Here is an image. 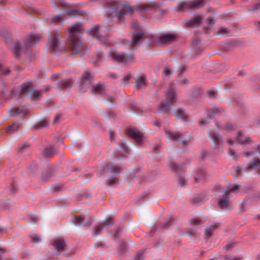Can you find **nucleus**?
<instances>
[{
    "instance_id": "obj_55",
    "label": "nucleus",
    "mask_w": 260,
    "mask_h": 260,
    "mask_svg": "<svg viewBox=\"0 0 260 260\" xmlns=\"http://www.w3.org/2000/svg\"><path fill=\"white\" fill-rule=\"evenodd\" d=\"M60 115L59 114L57 115L54 119L53 123H56L60 119Z\"/></svg>"
},
{
    "instance_id": "obj_42",
    "label": "nucleus",
    "mask_w": 260,
    "mask_h": 260,
    "mask_svg": "<svg viewBox=\"0 0 260 260\" xmlns=\"http://www.w3.org/2000/svg\"><path fill=\"white\" fill-rule=\"evenodd\" d=\"M235 126L232 124L228 123L224 126V129L226 131H231L235 129Z\"/></svg>"
},
{
    "instance_id": "obj_45",
    "label": "nucleus",
    "mask_w": 260,
    "mask_h": 260,
    "mask_svg": "<svg viewBox=\"0 0 260 260\" xmlns=\"http://www.w3.org/2000/svg\"><path fill=\"white\" fill-rule=\"evenodd\" d=\"M48 126V121L46 120H42L39 123V126L46 127Z\"/></svg>"
},
{
    "instance_id": "obj_47",
    "label": "nucleus",
    "mask_w": 260,
    "mask_h": 260,
    "mask_svg": "<svg viewBox=\"0 0 260 260\" xmlns=\"http://www.w3.org/2000/svg\"><path fill=\"white\" fill-rule=\"evenodd\" d=\"M52 21L54 22H59L61 20V16H55L52 18Z\"/></svg>"
},
{
    "instance_id": "obj_28",
    "label": "nucleus",
    "mask_w": 260,
    "mask_h": 260,
    "mask_svg": "<svg viewBox=\"0 0 260 260\" xmlns=\"http://www.w3.org/2000/svg\"><path fill=\"white\" fill-rule=\"evenodd\" d=\"M9 115L12 116H17L19 114L24 113V114H26V112L22 109H20L18 108H13L10 110Z\"/></svg>"
},
{
    "instance_id": "obj_24",
    "label": "nucleus",
    "mask_w": 260,
    "mask_h": 260,
    "mask_svg": "<svg viewBox=\"0 0 260 260\" xmlns=\"http://www.w3.org/2000/svg\"><path fill=\"white\" fill-rule=\"evenodd\" d=\"M165 133L167 136V138L169 140H176L178 138H179L180 135L179 134L175 133L171 130H166L165 131Z\"/></svg>"
},
{
    "instance_id": "obj_27",
    "label": "nucleus",
    "mask_w": 260,
    "mask_h": 260,
    "mask_svg": "<svg viewBox=\"0 0 260 260\" xmlns=\"http://www.w3.org/2000/svg\"><path fill=\"white\" fill-rule=\"evenodd\" d=\"M57 151V149L54 148H46L43 152V155L46 157H49L54 154Z\"/></svg>"
},
{
    "instance_id": "obj_9",
    "label": "nucleus",
    "mask_w": 260,
    "mask_h": 260,
    "mask_svg": "<svg viewBox=\"0 0 260 260\" xmlns=\"http://www.w3.org/2000/svg\"><path fill=\"white\" fill-rule=\"evenodd\" d=\"M145 34L140 31L132 35L131 44L134 47L139 46L145 39Z\"/></svg>"
},
{
    "instance_id": "obj_52",
    "label": "nucleus",
    "mask_w": 260,
    "mask_h": 260,
    "mask_svg": "<svg viewBox=\"0 0 260 260\" xmlns=\"http://www.w3.org/2000/svg\"><path fill=\"white\" fill-rule=\"evenodd\" d=\"M179 184L182 186L185 184V180L183 177H180L179 179Z\"/></svg>"
},
{
    "instance_id": "obj_18",
    "label": "nucleus",
    "mask_w": 260,
    "mask_h": 260,
    "mask_svg": "<svg viewBox=\"0 0 260 260\" xmlns=\"http://www.w3.org/2000/svg\"><path fill=\"white\" fill-rule=\"evenodd\" d=\"M202 20V18L200 16H196L194 18L190 19L189 20L184 22L185 25L187 26H196L200 23Z\"/></svg>"
},
{
    "instance_id": "obj_14",
    "label": "nucleus",
    "mask_w": 260,
    "mask_h": 260,
    "mask_svg": "<svg viewBox=\"0 0 260 260\" xmlns=\"http://www.w3.org/2000/svg\"><path fill=\"white\" fill-rule=\"evenodd\" d=\"M112 224V222L110 220H106L104 222L98 224L95 226L93 233V236H98L101 231L106 226H108Z\"/></svg>"
},
{
    "instance_id": "obj_21",
    "label": "nucleus",
    "mask_w": 260,
    "mask_h": 260,
    "mask_svg": "<svg viewBox=\"0 0 260 260\" xmlns=\"http://www.w3.org/2000/svg\"><path fill=\"white\" fill-rule=\"evenodd\" d=\"M31 89L32 87L30 86L29 82L25 83L21 86L20 94L22 95L30 93Z\"/></svg>"
},
{
    "instance_id": "obj_29",
    "label": "nucleus",
    "mask_w": 260,
    "mask_h": 260,
    "mask_svg": "<svg viewBox=\"0 0 260 260\" xmlns=\"http://www.w3.org/2000/svg\"><path fill=\"white\" fill-rule=\"evenodd\" d=\"M13 51L15 55L17 56L19 55L21 50V46L20 43L18 42L14 43L13 45Z\"/></svg>"
},
{
    "instance_id": "obj_54",
    "label": "nucleus",
    "mask_w": 260,
    "mask_h": 260,
    "mask_svg": "<svg viewBox=\"0 0 260 260\" xmlns=\"http://www.w3.org/2000/svg\"><path fill=\"white\" fill-rule=\"evenodd\" d=\"M193 201L194 203H202L203 202V201L201 200L200 197H197V198H194L193 200Z\"/></svg>"
},
{
    "instance_id": "obj_36",
    "label": "nucleus",
    "mask_w": 260,
    "mask_h": 260,
    "mask_svg": "<svg viewBox=\"0 0 260 260\" xmlns=\"http://www.w3.org/2000/svg\"><path fill=\"white\" fill-rule=\"evenodd\" d=\"M29 146V144L27 142H25L24 144L20 145L18 148V149H19L20 152H23L24 151L28 148Z\"/></svg>"
},
{
    "instance_id": "obj_33",
    "label": "nucleus",
    "mask_w": 260,
    "mask_h": 260,
    "mask_svg": "<svg viewBox=\"0 0 260 260\" xmlns=\"http://www.w3.org/2000/svg\"><path fill=\"white\" fill-rule=\"evenodd\" d=\"M68 13L69 15L71 16H76L82 15V13L81 11L77 9H72L68 11Z\"/></svg>"
},
{
    "instance_id": "obj_44",
    "label": "nucleus",
    "mask_w": 260,
    "mask_h": 260,
    "mask_svg": "<svg viewBox=\"0 0 260 260\" xmlns=\"http://www.w3.org/2000/svg\"><path fill=\"white\" fill-rule=\"evenodd\" d=\"M131 77V75L129 74L125 76L122 79V83L124 84H126L127 83L128 80L130 79Z\"/></svg>"
},
{
    "instance_id": "obj_5",
    "label": "nucleus",
    "mask_w": 260,
    "mask_h": 260,
    "mask_svg": "<svg viewBox=\"0 0 260 260\" xmlns=\"http://www.w3.org/2000/svg\"><path fill=\"white\" fill-rule=\"evenodd\" d=\"M260 168V159H253L251 160L250 164L247 167H243V166H238L236 168L235 170L237 173L236 176L242 175L244 173L251 170L257 169Z\"/></svg>"
},
{
    "instance_id": "obj_63",
    "label": "nucleus",
    "mask_w": 260,
    "mask_h": 260,
    "mask_svg": "<svg viewBox=\"0 0 260 260\" xmlns=\"http://www.w3.org/2000/svg\"><path fill=\"white\" fill-rule=\"evenodd\" d=\"M50 88H51V87H50V86H49V85H46V86H45V88H44V91H48V90H49L50 89Z\"/></svg>"
},
{
    "instance_id": "obj_19",
    "label": "nucleus",
    "mask_w": 260,
    "mask_h": 260,
    "mask_svg": "<svg viewBox=\"0 0 260 260\" xmlns=\"http://www.w3.org/2000/svg\"><path fill=\"white\" fill-rule=\"evenodd\" d=\"M99 30L98 26H95L91 30V34L93 35H96L97 39L101 42H103L105 45H108L109 44L108 41L104 36H100L98 35Z\"/></svg>"
},
{
    "instance_id": "obj_22",
    "label": "nucleus",
    "mask_w": 260,
    "mask_h": 260,
    "mask_svg": "<svg viewBox=\"0 0 260 260\" xmlns=\"http://www.w3.org/2000/svg\"><path fill=\"white\" fill-rule=\"evenodd\" d=\"M209 136L213 140V141L214 142L215 145L220 144V143L222 141L221 137L220 135H219L218 134L210 132Z\"/></svg>"
},
{
    "instance_id": "obj_20",
    "label": "nucleus",
    "mask_w": 260,
    "mask_h": 260,
    "mask_svg": "<svg viewBox=\"0 0 260 260\" xmlns=\"http://www.w3.org/2000/svg\"><path fill=\"white\" fill-rule=\"evenodd\" d=\"M91 90L94 93H99L102 94L105 92L104 85L101 83H97L96 85L92 87Z\"/></svg>"
},
{
    "instance_id": "obj_10",
    "label": "nucleus",
    "mask_w": 260,
    "mask_h": 260,
    "mask_svg": "<svg viewBox=\"0 0 260 260\" xmlns=\"http://www.w3.org/2000/svg\"><path fill=\"white\" fill-rule=\"evenodd\" d=\"M127 135L139 143L143 139V133L136 128H132L127 129Z\"/></svg>"
},
{
    "instance_id": "obj_7",
    "label": "nucleus",
    "mask_w": 260,
    "mask_h": 260,
    "mask_svg": "<svg viewBox=\"0 0 260 260\" xmlns=\"http://www.w3.org/2000/svg\"><path fill=\"white\" fill-rule=\"evenodd\" d=\"M41 39L40 36L37 34L32 32L26 38L25 45L26 49L34 47L38 44Z\"/></svg>"
},
{
    "instance_id": "obj_11",
    "label": "nucleus",
    "mask_w": 260,
    "mask_h": 260,
    "mask_svg": "<svg viewBox=\"0 0 260 260\" xmlns=\"http://www.w3.org/2000/svg\"><path fill=\"white\" fill-rule=\"evenodd\" d=\"M204 5V1L203 0H195L193 1L190 5L189 7L192 8H199L202 7ZM177 7L179 10H184L189 7V6L184 4H179Z\"/></svg>"
},
{
    "instance_id": "obj_30",
    "label": "nucleus",
    "mask_w": 260,
    "mask_h": 260,
    "mask_svg": "<svg viewBox=\"0 0 260 260\" xmlns=\"http://www.w3.org/2000/svg\"><path fill=\"white\" fill-rule=\"evenodd\" d=\"M206 176V172L204 170H201L198 171L197 176L194 177V180L196 182H198L203 178Z\"/></svg>"
},
{
    "instance_id": "obj_53",
    "label": "nucleus",
    "mask_w": 260,
    "mask_h": 260,
    "mask_svg": "<svg viewBox=\"0 0 260 260\" xmlns=\"http://www.w3.org/2000/svg\"><path fill=\"white\" fill-rule=\"evenodd\" d=\"M117 181L115 179H109L108 180V183L111 185H114L117 183Z\"/></svg>"
},
{
    "instance_id": "obj_38",
    "label": "nucleus",
    "mask_w": 260,
    "mask_h": 260,
    "mask_svg": "<svg viewBox=\"0 0 260 260\" xmlns=\"http://www.w3.org/2000/svg\"><path fill=\"white\" fill-rule=\"evenodd\" d=\"M164 74L167 77H170L171 75L172 72L169 67H166L164 69Z\"/></svg>"
},
{
    "instance_id": "obj_62",
    "label": "nucleus",
    "mask_w": 260,
    "mask_h": 260,
    "mask_svg": "<svg viewBox=\"0 0 260 260\" xmlns=\"http://www.w3.org/2000/svg\"><path fill=\"white\" fill-rule=\"evenodd\" d=\"M110 78H113L114 79H116L117 78V76L115 74H114V73L111 74V75H110Z\"/></svg>"
},
{
    "instance_id": "obj_4",
    "label": "nucleus",
    "mask_w": 260,
    "mask_h": 260,
    "mask_svg": "<svg viewBox=\"0 0 260 260\" xmlns=\"http://www.w3.org/2000/svg\"><path fill=\"white\" fill-rule=\"evenodd\" d=\"M176 91L173 85H170L166 91V100L162 101L158 106L159 112H165L170 109L172 103L176 102Z\"/></svg>"
},
{
    "instance_id": "obj_23",
    "label": "nucleus",
    "mask_w": 260,
    "mask_h": 260,
    "mask_svg": "<svg viewBox=\"0 0 260 260\" xmlns=\"http://www.w3.org/2000/svg\"><path fill=\"white\" fill-rule=\"evenodd\" d=\"M55 249L57 250H63L66 246V243L63 240H57L53 244Z\"/></svg>"
},
{
    "instance_id": "obj_51",
    "label": "nucleus",
    "mask_w": 260,
    "mask_h": 260,
    "mask_svg": "<svg viewBox=\"0 0 260 260\" xmlns=\"http://www.w3.org/2000/svg\"><path fill=\"white\" fill-rule=\"evenodd\" d=\"M255 153L253 151H248V152H246L245 154V156L248 158H249L250 156H253L255 155Z\"/></svg>"
},
{
    "instance_id": "obj_59",
    "label": "nucleus",
    "mask_w": 260,
    "mask_h": 260,
    "mask_svg": "<svg viewBox=\"0 0 260 260\" xmlns=\"http://www.w3.org/2000/svg\"><path fill=\"white\" fill-rule=\"evenodd\" d=\"M111 139H115V134L112 131H110Z\"/></svg>"
},
{
    "instance_id": "obj_41",
    "label": "nucleus",
    "mask_w": 260,
    "mask_h": 260,
    "mask_svg": "<svg viewBox=\"0 0 260 260\" xmlns=\"http://www.w3.org/2000/svg\"><path fill=\"white\" fill-rule=\"evenodd\" d=\"M177 116L181 117L182 118H185V113L181 109H178L176 113Z\"/></svg>"
},
{
    "instance_id": "obj_64",
    "label": "nucleus",
    "mask_w": 260,
    "mask_h": 260,
    "mask_svg": "<svg viewBox=\"0 0 260 260\" xmlns=\"http://www.w3.org/2000/svg\"><path fill=\"white\" fill-rule=\"evenodd\" d=\"M185 141L186 140L185 139H181L180 141L184 145L185 144Z\"/></svg>"
},
{
    "instance_id": "obj_3",
    "label": "nucleus",
    "mask_w": 260,
    "mask_h": 260,
    "mask_svg": "<svg viewBox=\"0 0 260 260\" xmlns=\"http://www.w3.org/2000/svg\"><path fill=\"white\" fill-rule=\"evenodd\" d=\"M215 191L217 193H221L219 195L217 200V204L221 209H226L228 206L229 194L232 192H237L239 189L238 185H234L229 188L227 186L222 187L219 184H216L214 187Z\"/></svg>"
},
{
    "instance_id": "obj_49",
    "label": "nucleus",
    "mask_w": 260,
    "mask_h": 260,
    "mask_svg": "<svg viewBox=\"0 0 260 260\" xmlns=\"http://www.w3.org/2000/svg\"><path fill=\"white\" fill-rule=\"evenodd\" d=\"M31 240L35 243H39L40 241V237L37 235H35L34 237H32L31 238Z\"/></svg>"
},
{
    "instance_id": "obj_43",
    "label": "nucleus",
    "mask_w": 260,
    "mask_h": 260,
    "mask_svg": "<svg viewBox=\"0 0 260 260\" xmlns=\"http://www.w3.org/2000/svg\"><path fill=\"white\" fill-rule=\"evenodd\" d=\"M190 222L192 225H199L203 223V222L199 219H192L190 220Z\"/></svg>"
},
{
    "instance_id": "obj_12",
    "label": "nucleus",
    "mask_w": 260,
    "mask_h": 260,
    "mask_svg": "<svg viewBox=\"0 0 260 260\" xmlns=\"http://www.w3.org/2000/svg\"><path fill=\"white\" fill-rule=\"evenodd\" d=\"M49 45L52 51L56 52L59 51V35H54L49 38Z\"/></svg>"
},
{
    "instance_id": "obj_31",
    "label": "nucleus",
    "mask_w": 260,
    "mask_h": 260,
    "mask_svg": "<svg viewBox=\"0 0 260 260\" xmlns=\"http://www.w3.org/2000/svg\"><path fill=\"white\" fill-rule=\"evenodd\" d=\"M19 128V125L17 123H14L13 124H12L11 125H10V126H9L6 131H7V133H13L15 131H16V130H17Z\"/></svg>"
},
{
    "instance_id": "obj_16",
    "label": "nucleus",
    "mask_w": 260,
    "mask_h": 260,
    "mask_svg": "<svg viewBox=\"0 0 260 260\" xmlns=\"http://www.w3.org/2000/svg\"><path fill=\"white\" fill-rule=\"evenodd\" d=\"M175 40V37L172 34L165 35L159 38V42L163 44H168Z\"/></svg>"
},
{
    "instance_id": "obj_8",
    "label": "nucleus",
    "mask_w": 260,
    "mask_h": 260,
    "mask_svg": "<svg viewBox=\"0 0 260 260\" xmlns=\"http://www.w3.org/2000/svg\"><path fill=\"white\" fill-rule=\"evenodd\" d=\"M250 141L251 139L246 134L242 132H239L237 137L235 140H229L227 141V143L229 145H231L234 141L237 143L243 144H247Z\"/></svg>"
},
{
    "instance_id": "obj_26",
    "label": "nucleus",
    "mask_w": 260,
    "mask_h": 260,
    "mask_svg": "<svg viewBox=\"0 0 260 260\" xmlns=\"http://www.w3.org/2000/svg\"><path fill=\"white\" fill-rule=\"evenodd\" d=\"M136 86L137 88H141L146 84V80L145 77H140L136 81Z\"/></svg>"
},
{
    "instance_id": "obj_37",
    "label": "nucleus",
    "mask_w": 260,
    "mask_h": 260,
    "mask_svg": "<svg viewBox=\"0 0 260 260\" xmlns=\"http://www.w3.org/2000/svg\"><path fill=\"white\" fill-rule=\"evenodd\" d=\"M0 73L4 75H8L10 73V71L9 69H4L3 65L0 64Z\"/></svg>"
},
{
    "instance_id": "obj_13",
    "label": "nucleus",
    "mask_w": 260,
    "mask_h": 260,
    "mask_svg": "<svg viewBox=\"0 0 260 260\" xmlns=\"http://www.w3.org/2000/svg\"><path fill=\"white\" fill-rule=\"evenodd\" d=\"M89 221L88 217L85 215H80L75 217L73 220V223L76 226H84L86 225Z\"/></svg>"
},
{
    "instance_id": "obj_15",
    "label": "nucleus",
    "mask_w": 260,
    "mask_h": 260,
    "mask_svg": "<svg viewBox=\"0 0 260 260\" xmlns=\"http://www.w3.org/2000/svg\"><path fill=\"white\" fill-rule=\"evenodd\" d=\"M92 78L93 77L90 73L87 71L85 75L80 78L79 80V84L80 86L83 87L84 85L89 84Z\"/></svg>"
},
{
    "instance_id": "obj_57",
    "label": "nucleus",
    "mask_w": 260,
    "mask_h": 260,
    "mask_svg": "<svg viewBox=\"0 0 260 260\" xmlns=\"http://www.w3.org/2000/svg\"><path fill=\"white\" fill-rule=\"evenodd\" d=\"M259 9H260V3H258L254 5L253 9V10H256Z\"/></svg>"
},
{
    "instance_id": "obj_6",
    "label": "nucleus",
    "mask_w": 260,
    "mask_h": 260,
    "mask_svg": "<svg viewBox=\"0 0 260 260\" xmlns=\"http://www.w3.org/2000/svg\"><path fill=\"white\" fill-rule=\"evenodd\" d=\"M111 56L114 60L120 63L133 62L135 60L133 54H128L124 52H113Z\"/></svg>"
},
{
    "instance_id": "obj_17",
    "label": "nucleus",
    "mask_w": 260,
    "mask_h": 260,
    "mask_svg": "<svg viewBox=\"0 0 260 260\" xmlns=\"http://www.w3.org/2000/svg\"><path fill=\"white\" fill-rule=\"evenodd\" d=\"M217 224L215 223H209L205 229V235L208 237H211L213 232L217 229Z\"/></svg>"
},
{
    "instance_id": "obj_39",
    "label": "nucleus",
    "mask_w": 260,
    "mask_h": 260,
    "mask_svg": "<svg viewBox=\"0 0 260 260\" xmlns=\"http://www.w3.org/2000/svg\"><path fill=\"white\" fill-rule=\"evenodd\" d=\"M224 259L225 260H240V257L232 256L231 255H226L224 256Z\"/></svg>"
},
{
    "instance_id": "obj_2",
    "label": "nucleus",
    "mask_w": 260,
    "mask_h": 260,
    "mask_svg": "<svg viewBox=\"0 0 260 260\" xmlns=\"http://www.w3.org/2000/svg\"><path fill=\"white\" fill-rule=\"evenodd\" d=\"M82 27L81 23L78 22L68 28V42L72 54H77L82 48V44L79 38Z\"/></svg>"
},
{
    "instance_id": "obj_46",
    "label": "nucleus",
    "mask_w": 260,
    "mask_h": 260,
    "mask_svg": "<svg viewBox=\"0 0 260 260\" xmlns=\"http://www.w3.org/2000/svg\"><path fill=\"white\" fill-rule=\"evenodd\" d=\"M228 153L229 155L233 158H236L237 156V155L236 154V152L234 150H233L232 149H230V150L228 151Z\"/></svg>"
},
{
    "instance_id": "obj_50",
    "label": "nucleus",
    "mask_w": 260,
    "mask_h": 260,
    "mask_svg": "<svg viewBox=\"0 0 260 260\" xmlns=\"http://www.w3.org/2000/svg\"><path fill=\"white\" fill-rule=\"evenodd\" d=\"M207 24L209 25H213L214 23L213 18L212 17H209L207 19Z\"/></svg>"
},
{
    "instance_id": "obj_60",
    "label": "nucleus",
    "mask_w": 260,
    "mask_h": 260,
    "mask_svg": "<svg viewBox=\"0 0 260 260\" xmlns=\"http://www.w3.org/2000/svg\"><path fill=\"white\" fill-rule=\"evenodd\" d=\"M153 124L156 126H160V122L159 121L156 120L153 122Z\"/></svg>"
},
{
    "instance_id": "obj_34",
    "label": "nucleus",
    "mask_w": 260,
    "mask_h": 260,
    "mask_svg": "<svg viewBox=\"0 0 260 260\" xmlns=\"http://www.w3.org/2000/svg\"><path fill=\"white\" fill-rule=\"evenodd\" d=\"M109 172L111 174H114L115 175H117L120 173L119 168L117 166H111L108 169Z\"/></svg>"
},
{
    "instance_id": "obj_40",
    "label": "nucleus",
    "mask_w": 260,
    "mask_h": 260,
    "mask_svg": "<svg viewBox=\"0 0 260 260\" xmlns=\"http://www.w3.org/2000/svg\"><path fill=\"white\" fill-rule=\"evenodd\" d=\"M218 33L220 35H228L229 34V30L227 28H220L218 30Z\"/></svg>"
},
{
    "instance_id": "obj_61",
    "label": "nucleus",
    "mask_w": 260,
    "mask_h": 260,
    "mask_svg": "<svg viewBox=\"0 0 260 260\" xmlns=\"http://www.w3.org/2000/svg\"><path fill=\"white\" fill-rule=\"evenodd\" d=\"M181 83L182 84H188L189 82L186 79H183L181 80Z\"/></svg>"
},
{
    "instance_id": "obj_25",
    "label": "nucleus",
    "mask_w": 260,
    "mask_h": 260,
    "mask_svg": "<svg viewBox=\"0 0 260 260\" xmlns=\"http://www.w3.org/2000/svg\"><path fill=\"white\" fill-rule=\"evenodd\" d=\"M58 84L59 87L66 89L71 88L72 85L71 80L70 79L59 81Z\"/></svg>"
},
{
    "instance_id": "obj_1",
    "label": "nucleus",
    "mask_w": 260,
    "mask_h": 260,
    "mask_svg": "<svg viewBox=\"0 0 260 260\" xmlns=\"http://www.w3.org/2000/svg\"><path fill=\"white\" fill-rule=\"evenodd\" d=\"M156 6L155 3L149 4L148 5L144 4H139L135 6L133 8L127 5H119L118 4H114L111 6L112 9L117 10L116 12L112 11V12L115 13V16L119 20H121L126 13L132 14L133 9L139 12L141 15H143L145 13L153 10Z\"/></svg>"
},
{
    "instance_id": "obj_58",
    "label": "nucleus",
    "mask_w": 260,
    "mask_h": 260,
    "mask_svg": "<svg viewBox=\"0 0 260 260\" xmlns=\"http://www.w3.org/2000/svg\"><path fill=\"white\" fill-rule=\"evenodd\" d=\"M208 94L210 96H213L215 94V91L214 90H209Z\"/></svg>"
},
{
    "instance_id": "obj_48",
    "label": "nucleus",
    "mask_w": 260,
    "mask_h": 260,
    "mask_svg": "<svg viewBox=\"0 0 260 260\" xmlns=\"http://www.w3.org/2000/svg\"><path fill=\"white\" fill-rule=\"evenodd\" d=\"M236 244V243L235 242H231L227 244L225 247L224 249L225 250H229L230 249L232 248L234 246V245Z\"/></svg>"
},
{
    "instance_id": "obj_56",
    "label": "nucleus",
    "mask_w": 260,
    "mask_h": 260,
    "mask_svg": "<svg viewBox=\"0 0 260 260\" xmlns=\"http://www.w3.org/2000/svg\"><path fill=\"white\" fill-rule=\"evenodd\" d=\"M132 26L133 28H135L136 29H137L138 28L139 25V24L137 22H133V23H132Z\"/></svg>"
},
{
    "instance_id": "obj_35",
    "label": "nucleus",
    "mask_w": 260,
    "mask_h": 260,
    "mask_svg": "<svg viewBox=\"0 0 260 260\" xmlns=\"http://www.w3.org/2000/svg\"><path fill=\"white\" fill-rule=\"evenodd\" d=\"M144 257V251L141 250L136 254L134 260H142Z\"/></svg>"
},
{
    "instance_id": "obj_32",
    "label": "nucleus",
    "mask_w": 260,
    "mask_h": 260,
    "mask_svg": "<svg viewBox=\"0 0 260 260\" xmlns=\"http://www.w3.org/2000/svg\"><path fill=\"white\" fill-rule=\"evenodd\" d=\"M30 93L34 98H36L37 100H40L41 96V92L37 90L31 89Z\"/></svg>"
}]
</instances>
